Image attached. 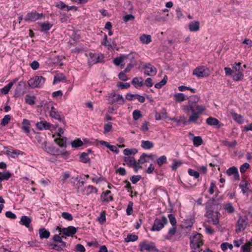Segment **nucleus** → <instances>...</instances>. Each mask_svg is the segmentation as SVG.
Instances as JSON below:
<instances>
[{
  "label": "nucleus",
  "instance_id": "393cba45",
  "mask_svg": "<svg viewBox=\"0 0 252 252\" xmlns=\"http://www.w3.org/2000/svg\"><path fill=\"white\" fill-rule=\"evenodd\" d=\"M83 191L84 194L89 195L92 193H97L98 189L95 187L89 185L85 188Z\"/></svg>",
  "mask_w": 252,
  "mask_h": 252
},
{
  "label": "nucleus",
  "instance_id": "72a5a7b5",
  "mask_svg": "<svg viewBox=\"0 0 252 252\" xmlns=\"http://www.w3.org/2000/svg\"><path fill=\"white\" fill-rule=\"evenodd\" d=\"M140 40L145 44H148L152 41L151 36L148 34H143L140 36Z\"/></svg>",
  "mask_w": 252,
  "mask_h": 252
},
{
  "label": "nucleus",
  "instance_id": "f8f14e48",
  "mask_svg": "<svg viewBox=\"0 0 252 252\" xmlns=\"http://www.w3.org/2000/svg\"><path fill=\"white\" fill-rule=\"evenodd\" d=\"M89 57L88 62L90 65H93L97 63L101 62L103 59V56L101 54H99L90 53Z\"/></svg>",
  "mask_w": 252,
  "mask_h": 252
},
{
  "label": "nucleus",
  "instance_id": "c9c22d12",
  "mask_svg": "<svg viewBox=\"0 0 252 252\" xmlns=\"http://www.w3.org/2000/svg\"><path fill=\"white\" fill-rule=\"evenodd\" d=\"M154 143L149 140H142L141 141V146L144 149H150L153 148Z\"/></svg>",
  "mask_w": 252,
  "mask_h": 252
},
{
  "label": "nucleus",
  "instance_id": "49530a36",
  "mask_svg": "<svg viewBox=\"0 0 252 252\" xmlns=\"http://www.w3.org/2000/svg\"><path fill=\"white\" fill-rule=\"evenodd\" d=\"M152 156V154L149 155H147L146 154H143L140 157L139 159L137 160L139 163H141V164L146 162L147 161V158H150Z\"/></svg>",
  "mask_w": 252,
  "mask_h": 252
},
{
  "label": "nucleus",
  "instance_id": "5701e85b",
  "mask_svg": "<svg viewBox=\"0 0 252 252\" xmlns=\"http://www.w3.org/2000/svg\"><path fill=\"white\" fill-rule=\"evenodd\" d=\"M22 129L24 131V132L28 134L30 132V129H31V124L30 121L27 119H24L22 123Z\"/></svg>",
  "mask_w": 252,
  "mask_h": 252
},
{
  "label": "nucleus",
  "instance_id": "dca6fc26",
  "mask_svg": "<svg viewBox=\"0 0 252 252\" xmlns=\"http://www.w3.org/2000/svg\"><path fill=\"white\" fill-rule=\"evenodd\" d=\"M226 173L229 176L233 175V179L235 181H238L240 179V176L238 173V169L235 166H232L226 170Z\"/></svg>",
  "mask_w": 252,
  "mask_h": 252
},
{
  "label": "nucleus",
  "instance_id": "f3484780",
  "mask_svg": "<svg viewBox=\"0 0 252 252\" xmlns=\"http://www.w3.org/2000/svg\"><path fill=\"white\" fill-rule=\"evenodd\" d=\"M5 154L9 157L12 158H17L20 155L23 154L22 152L19 150H13L12 149H9L8 148H5Z\"/></svg>",
  "mask_w": 252,
  "mask_h": 252
},
{
  "label": "nucleus",
  "instance_id": "7ed1b4c3",
  "mask_svg": "<svg viewBox=\"0 0 252 252\" xmlns=\"http://www.w3.org/2000/svg\"><path fill=\"white\" fill-rule=\"evenodd\" d=\"M44 17L45 15L43 13H39L36 11L33 10L28 12L24 18V20L25 22L30 23L40 20Z\"/></svg>",
  "mask_w": 252,
  "mask_h": 252
},
{
  "label": "nucleus",
  "instance_id": "69168bd1",
  "mask_svg": "<svg viewBox=\"0 0 252 252\" xmlns=\"http://www.w3.org/2000/svg\"><path fill=\"white\" fill-rule=\"evenodd\" d=\"M189 174L194 177L195 178H198L199 177V173L197 171H196L193 169H189L188 170Z\"/></svg>",
  "mask_w": 252,
  "mask_h": 252
},
{
  "label": "nucleus",
  "instance_id": "603ef678",
  "mask_svg": "<svg viewBox=\"0 0 252 252\" xmlns=\"http://www.w3.org/2000/svg\"><path fill=\"white\" fill-rule=\"evenodd\" d=\"M166 82H167V76H165L160 82H159L155 85V87L157 89H160L161 88H162V86H163L164 85H165L166 84Z\"/></svg>",
  "mask_w": 252,
  "mask_h": 252
},
{
  "label": "nucleus",
  "instance_id": "20e7f679",
  "mask_svg": "<svg viewBox=\"0 0 252 252\" xmlns=\"http://www.w3.org/2000/svg\"><path fill=\"white\" fill-rule=\"evenodd\" d=\"M45 81V79L41 76H35L31 78L28 82L30 87L32 88H41Z\"/></svg>",
  "mask_w": 252,
  "mask_h": 252
},
{
  "label": "nucleus",
  "instance_id": "7c9ffc66",
  "mask_svg": "<svg viewBox=\"0 0 252 252\" xmlns=\"http://www.w3.org/2000/svg\"><path fill=\"white\" fill-rule=\"evenodd\" d=\"M223 209L225 211V212L228 214H232L235 211V209L233 206L232 204L231 203L224 204L223 205Z\"/></svg>",
  "mask_w": 252,
  "mask_h": 252
},
{
  "label": "nucleus",
  "instance_id": "de8ad7c7",
  "mask_svg": "<svg viewBox=\"0 0 252 252\" xmlns=\"http://www.w3.org/2000/svg\"><path fill=\"white\" fill-rule=\"evenodd\" d=\"M173 163L171 165V168H172V169L173 170H176L177 169V168L178 167H179L180 166H181L183 163L181 161H180V160H177L176 159H174L173 160Z\"/></svg>",
  "mask_w": 252,
  "mask_h": 252
},
{
  "label": "nucleus",
  "instance_id": "6ab92c4d",
  "mask_svg": "<svg viewBox=\"0 0 252 252\" xmlns=\"http://www.w3.org/2000/svg\"><path fill=\"white\" fill-rule=\"evenodd\" d=\"M36 126L39 130L51 129L52 125L46 121H41L36 124Z\"/></svg>",
  "mask_w": 252,
  "mask_h": 252
},
{
  "label": "nucleus",
  "instance_id": "4d7b16f0",
  "mask_svg": "<svg viewBox=\"0 0 252 252\" xmlns=\"http://www.w3.org/2000/svg\"><path fill=\"white\" fill-rule=\"evenodd\" d=\"M222 143L224 145L228 146L229 148L235 147L237 144V142L235 140L231 142H229L226 140H224L222 141Z\"/></svg>",
  "mask_w": 252,
  "mask_h": 252
},
{
  "label": "nucleus",
  "instance_id": "13d9d810",
  "mask_svg": "<svg viewBox=\"0 0 252 252\" xmlns=\"http://www.w3.org/2000/svg\"><path fill=\"white\" fill-rule=\"evenodd\" d=\"M83 142L79 139H75L71 142V146L74 148H78L83 145Z\"/></svg>",
  "mask_w": 252,
  "mask_h": 252
},
{
  "label": "nucleus",
  "instance_id": "bf43d9fd",
  "mask_svg": "<svg viewBox=\"0 0 252 252\" xmlns=\"http://www.w3.org/2000/svg\"><path fill=\"white\" fill-rule=\"evenodd\" d=\"M62 217L65 220L71 221L73 220V217L72 215L68 212H63L61 215Z\"/></svg>",
  "mask_w": 252,
  "mask_h": 252
},
{
  "label": "nucleus",
  "instance_id": "f704fd0d",
  "mask_svg": "<svg viewBox=\"0 0 252 252\" xmlns=\"http://www.w3.org/2000/svg\"><path fill=\"white\" fill-rule=\"evenodd\" d=\"M51 108L50 116L53 118L61 121V118L59 112L56 111L55 108L53 106H51Z\"/></svg>",
  "mask_w": 252,
  "mask_h": 252
},
{
  "label": "nucleus",
  "instance_id": "4c0bfd02",
  "mask_svg": "<svg viewBox=\"0 0 252 252\" xmlns=\"http://www.w3.org/2000/svg\"><path fill=\"white\" fill-rule=\"evenodd\" d=\"M41 28V31L44 32H47L49 31L52 27V24H50L48 22L47 23H38Z\"/></svg>",
  "mask_w": 252,
  "mask_h": 252
},
{
  "label": "nucleus",
  "instance_id": "473e14b6",
  "mask_svg": "<svg viewBox=\"0 0 252 252\" xmlns=\"http://www.w3.org/2000/svg\"><path fill=\"white\" fill-rule=\"evenodd\" d=\"M31 221L32 220L29 217L23 216H22L21 218L20 223L22 225H25L27 227H29Z\"/></svg>",
  "mask_w": 252,
  "mask_h": 252
},
{
  "label": "nucleus",
  "instance_id": "052dcab7",
  "mask_svg": "<svg viewBox=\"0 0 252 252\" xmlns=\"http://www.w3.org/2000/svg\"><path fill=\"white\" fill-rule=\"evenodd\" d=\"M133 203L132 201H129L126 209V212L127 215H130L133 212Z\"/></svg>",
  "mask_w": 252,
  "mask_h": 252
},
{
  "label": "nucleus",
  "instance_id": "09e8293b",
  "mask_svg": "<svg viewBox=\"0 0 252 252\" xmlns=\"http://www.w3.org/2000/svg\"><path fill=\"white\" fill-rule=\"evenodd\" d=\"M193 143L194 146L198 147L202 144L203 140L200 136H195L193 138Z\"/></svg>",
  "mask_w": 252,
  "mask_h": 252
},
{
  "label": "nucleus",
  "instance_id": "aec40b11",
  "mask_svg": "<svg viewBox=\"0 0 252 252\" xmlns=\"http://www.w3.org/2000/svg\"><path fill=\"white\" fill-rule=\"evenodd\" d=\"M60 232L66 236H69L75 234L76 229L74 226H70L68 228H63L62 230H60Z\"/></svg>",
  "mask_w": 252,
  "mask_h": 252
},
{
  "label": "nucleus",
  "instance_id": "ddd939ff",
  "mask_svg": "<svg viewBox=\"0 0 252 252\" xmlns=\"http://www.w3.org/2000/svg\"><path fill=\"white\" fill-rule=\"evenodd\" d=\"M199 98L196 95H194L190 97L189 100V103L192 104L194 108L196 109V111L199 112H203L204 111V108L201 105L197 104Z\"/></svg>",
  "mask_w": 252,
  "mask_h": 252
},
{
  "label": "nucleus",
  "instance_id": "5fc2aeb1",
  "mask_svg": "<svg viewBox=\"0 0 252 252\" xmlns=\"http://www.w3.org/2000/svg\"><path fill=\"white\" fill-rule=\"evenodd\" d=\"M11 117L9 115H6L1 121V125L2 126H5L10 122Z\"/></svg>",
  "mask_w": 252,
  "mask_h": 252
},
{
  "label": "nucleus",
  "instance_id": "3c124183",
  "mask_svg": "<svg viewBox=\"0 0 252 252\" xmlns=\"http://www.w3.org/2000/svg\"><path fill=\"white\" fill-rule=\"evenodd\" d=\"M251 246H252V242H248L241 247L243 252H250Z\"/></svg>",
  "mask_w": 252,
  "mask_h": 252
},
{
  "label": "nucleus",
  "instance_id": "680f3d73",
  "mask_svg": "<svg viewBox=\"0 0 252 252\" xmlns=\"http://www.w3.org/2000/svg\"><path fill=\"white\" fill-rule=\"evenodd\" d=\"M133 118L134 120L136 121L142 117V115L140 111L138 110H135L132 113Z\"/></svg>",
  "mask_w": 252,
  "mask_h": 252
},
{
  "label": "nucleus",
  "instance_id": "e2e57ef3",
  "mask_svg": "<svg viewBox=\"0 0 252 252\" xmlns=\"http://www.w3.org/2000/svg\"><path fill=\"white\" fill-rule=\"evenodd\" d=\"M217 189L216 183L214 181H211L210 187L209 189V192L211 194H213L215 191V189Z\"/></svg>",
  "mask_w": 252,
  "mask_h": 252
},
{
  "label": "nucleus",
  "instance_id": "2eb2a0df",
  "mask_svg": "<svg viewBox=\"0 0 252 252\" xmlns=\"http://www.w3.org/2000/svg\"><path fill=\"white\" fill-rule=\"evenodd\" d=\"M144 74L148 76H154L156 74L157 70L155 67L150 63H147L144 66Z\"/></svg>",
  "mask_w": 252,
  "mask_h": 252
},
{
  "label": "nucleus",
  "instance_id": "338daca9",
  "mask_svg": "<svg viewBox=\"0 0 252 252\" xmlns=\"http://www.w3.org/2000/svg\"><path fill=\"white\" fill-rule=\"evenodd\" d=\"M249 167V164L247 162H246L241 166L240 168V171L241 173H244Z\"/></svg>",
  "mask_w": 252,
  "mask_h": 252
},
{
  "label": "nucleus",
  "instance_id": "774afa93",
  "mask_svg": "<svg viewBox=\"0 0 252 252\" xmlns=\"http://www.w3.org/2000/svg\"><path fill=\"white\" fill-rule=\"evenodd\" d=\"M205 231L206 233L211 235H213L215 233L214 229L211 226L208 225L205 226Z\"/></svg>",
  "mask_w": 252,
  "mask_h": 252
},
{
  "label": "nucleus",
  "instance_id": "6e6d98bb",
  "mask_svg": "<svg viewBox=\"0 0 252 252\" xmlns=\"http://www.w3.org/2000/svg\"><path fill=\"white\" fill-rule=\"evenodd\" d=\"M80 160L83 163H88L90 161V159L88 158V154L86 153H83L81 155L80 157Z\"/></svg>",
  "mask_w": 252,
  "mask_h": 252
},
{
  "label": "nucleus",
  "instance_id": "9d476101",
  "mask_svg": "<svg viewBox=\"0 0 252 252\" xmlns=\"http://www.w3.org/2000/svg\"><path fill=\"white\" fill-rule=\"evenodd\" d=\"M108 100L111 104L118 103L120 104H123L125 100L122 95L117 94L114 91L108 94Z\"/></svg>",
  "mask_w": 252,
  "mask_h": 252
},
{
  "label": "nucleus",
  "instance_id": "4468645a",
  "mask_svg": "<svg viewBox=\"0 0 252 252\" xmlns=\"http://www.w3.org/2000/svg\"><path fill=\"white\" fill-rule=\"evenodd\" d=\"M132 56V54L127 55H122L120 56L115 58L113 61V63L117 65H121L122 67L125 65V60L127 59Z\"/></svg>",
  "mask_w": 252,
  "mask_h": 252
},
{
  "label": "nucleus",
  "instance_id": "2f4dec72",
  "mask_svg": "<svg viewBox=\"0 0 252 252\" xmlns=\"http://www.w3.org/2000/svg\"><path fill=\"white\" fill-rule=\"evenodd\" d=\"M39 234L41 239H47L50 236V232L44 228H40L39 230Z\"/></svg>",
  "mask_w": 252,
  "mask_h": 252
},
{
  "label": "nucleus",
  "instance_id": "412c9836",
  "mask_svg": "<svg viewBox=\"0 0 252 252\" xmlns=\"http://www.w3.org/2000/svg\"><path fill=\"white\" fill-rule=\"evenodd\" d=\"M250 186V183L246 180H242L239 185V187L241 189L243 194H245L250 191L249 189Z\"/></svg>",
  "mask_w": 252,
  "mask_h": 252
},
{
  "label": "nucleus",
  "instance_id": "423d86ee",
  "mask_svg": "<svg viewBox=\"0 0 252 252\" xmlns=\"http://www.w3.org/2000/svg\"><path fill=\"white\" fill-rule=\"evenodd\" d=\"M202 235L200 234L196 233L190 237V247L192 249H199L203 245Z\"/></svg>",
  "mask_w": 252,
  "mask_h": 252
},
{
  "label": "nucleus",
  "instance_id": "8fccbe9b",
  "mask_svg": "<svg viewBox=\"0 0 252 252\" xmlns=\"http://www.w3.org/2000/svg\"><path fill=\"white\" fill-rule=\"evenodd\" d=\"M167 158L165 156H162L158 158L157 162L159 167H161L163 164L166 163Z\"/></svg>",
  "mask_w": 252,
  "mask_h": 252
},
{
  "label": "nucleus",
  "instance_id": "c03bdc74",
  "mask_svg": "<svg viewBox=\"0 0 252 252\" xmlns=\"http://www.w3.org/2000/svg\"><path fill=\"white\" fill-rule=\"evenodd\" d=\"M97 220L101 224H103L106 220L105 211H101L100 215L97 217Z\"/></svg>",
  "mask_w": 252,
  "mask_h": 252
},
{
  "label": "nucleus",
  "instance_id": "0eeeda50",
  "mask_svg": "<svg viewBox=\"0 0 252 252\" xmlns=\"http://www.w3.org/2000/svg\"><path fill=\"white\" fill-rule=\"evenodd\" d=\"M168 222L167 218L163 216L161 219H156L154 220L153 225L151 228L152 231H158L163 228L165 224Z\"/></svg>",
  "mask_w": 252,
  "mask_h": 252
},
{
  "label": "nucleus",
  "instance_id": "c756f323",
  "mask_svg": "<svg viewBox=\"0 0 252 252\" xmlns=\"http://www.w3.org/2000/svg\"><path fill=\"white\" fill-rule=\"evenodd\" d=\"M132 84L135 88L142 87L144 85L143 79L142 77H135L132 80Z\"/></svg>",
  "mask_w": 252,
  "mask_h": 252
},
{
  "label": "nucleus",
  "instance_id": "4be33fe9",
  "mask_svg": "<svg viewBox=\"0 0 252 252\" xmlns=\"http://www.w3.org/2000/svg\"><path fill=\"white\" fill-rule=\"evenodd\" d=\"M18 80V78H15L12 81L9 82L7 85L1 89V93L3 94H7L14 84L16 83Z\"/></svg>",
  "mask_w": 252,
  "mask_h": 252
},
{
  "label": "nucleus",
  "instance_id": "a878e982",
  "mask_svg": "<svg viewBox=\"0 0 252 252\" xmlns=\"http://www.w3.org/2000/svg\"><path fill=\"white\" fill-rule=\"evenodd\" d=\"M54 141L61 147H66V139L62 136H58L55 138Z\"/></svg>",
  "mask_w": 252,
  "mask_h": 252
},
{
  "label": "nucleus",
  "instance_id": "cd10ccee",
  "mask_svg": "<svg viewBox=\"0 0 252 252\" xmlns=\"http://www.w3.org/2000/svg\"><path fill=\"white\" fill-rule=\"evenodd\" d=\"M206 123L210 126H218V127H220V122L216 118L209 117L206 120Z\"/></svg>",
  "mask_w": 252,
  "mask_h": 252
},
{
  "label": "nucleus",
  "instance_id": "6e6552de",
  "mask_svg": "<svg viewBox=\"0 0 252 252\" xmlns=\"http://www.w3.org/2000/svg\"><path fill=\"white\" fill-rule=\"evenodd\" d=\"M205 216L208 218V222L214 225L219 224L220 214L218 212L210 210L206 212Z\"/></svg>",
  "mask_w": 252,
  "mask_h": 252
},
{
  "label": "nucleus",
  "instance_id": "79ce46f5",
  "mask_svg": "<svg viewBox=\"0 0 252 252\" xmlns=\"http://www.w3.org/2000/svg\"><path fill=\"white\" fill-rule=\"evenodd\" d=\"M202 113V112H199V111L192 112V114L189 117V122H195L198 119L199 115Z\"/></svg>",
  "mask_w": 252,
  "mask_h": 252
},
{
  "label": "nucleus",
  "instance_id": "864d4df0",
  "mask_svg": "<svg viewBox=\"0 0 252 252\" xmlns=\"http://www.w3.org/2000/svg\"><path fill=\"white\" fill-rule=\"evenodd\" d=\"M138 236L136 235L128 234L125 238V241L126 242H134L138 239Z\"/></svg>",
  "mask_w": 252,
  "mask_h": 252
},
{
  "label": "nucleus",
  "instance_id": "0e129e2a",
  "mask_svg": "<svg viewBox=\"0 0 252 252\" xmlns=\"http://www.w3.org/2000/svg\"><path fill=\"white\" fill-rule=\"evenodd\" d=\"M112 128V124L111 123H108L104 126V133H106L110 132Z\"/></svg>",
  "mask_w": 252,
  "mask_h": 252
},
{
  "label": "nucleus",
  "instance_id": "58836bf2",
  "mask_svg": "<svg viewBox=\"0 0 252 252\" xmlns=\"http://www.w3.org/2000/svg\"><path fill=\"white\" fill-rule=\"evenodd\" d=\"M25 101L27 104L30 105H33L35 104L36 97L34 95L27 94L25 96Z\"/></svg>",
  "mask_w": 252,
  "mask_h": 252
},
{
  "label": "nucleus",
  "instance_id": "f257e3e1",
  "mask_svg": "<svg viewBox=\"0 0 252 252\" xmlns=\"http://www.w3.org/2000/svg\"><path fill=\"white\" fill-rule=\"evenodd\" d=\"M48 245L52 247L51 249L58 252L62 251L63 248L66 246V243L62 240V237L57 234L54 235L52 238V242H49Z\"/></svg>",
  "mask_w": 252,
  "mask_h": 252
},
{
  "label": "nucleus",
  "instance_id": "e433bc0d",
  "mask_svg": "<svg viewBox=\"0 0 252 252\" xmlns=\"http://www.w3.org/2000/svg\"><path fill=\"white\" fill-rule=\"evenodd\" d=\"M231 115L233 119L238 124H242L244 123V119L241 115L232 112Z\"/></svg>",
  "mask_w": 252,
  "mask_h": 252
},
{
  "label": "nucleus",
  "instance_id": "f03ea898",
  "mask_svg": "<svg viewBox=\"0 0 252 252\" xmlns=\"http://www.w3.org/2000/svg\"><path fill=\"white\" fill-rule=\"evenodd\" d=\"M232 68H233V79L236 81L242 80L244 77V69L241 67V63H234L232 64Z\"/></svg>",
  "mask_w": 252,
  "mask_h": 252
},
{
  "label": "nucleus",
  "instance_id": "ea45409f",
  "mask_svg": "<svg viewBox=\"0 0 252 252\" xmlns=\"http://www.w3.org/2000/svg\"><path fill=\"white\" fill-rule=\"evenodd\" d=\"M66 77L63 73L57 74L54 76L53 84H55L65 80Z\"/></svg>",
  "mask_w": 252,
  "mask_h": 252
},
{
  "label": "nucleus",
  "instance_id": "a211bd4d",
  "mask_svg": "<svg viewBox=\"0 0 252 252\" xmlns=\"http://www.w3.org/2000/svg\"><path fill=\"white\" fill-rule=\"evenodd\" d=\"M111 194V192L110 190H107L103 191L101 195V199L102 201L107 203L110 201H113V197Z\"/></svg>",
  "mask_w": 252,
  "mask_h": 252
},
{
  "label": "nucleus",
  "instance_id": "c85d7f7f",
  "mask_svg": "<svg viewBox=\"0 0 252 252\" xmlns=\"http://www.w3.org/2000/svg\"><path fill=\"white\" fill-rule=\"evenodd\" d=\"M188 98L187 96L183 93H177L174 95V99L177 102H181Z\"/></svg>",
  "mask_w": 252,
  "mask_h": 252
},
{
  "label": "nucleus",
  "instance_id": "9b49d317",
  "mask_svg": "<svg viewBox=\"0 0 252 252\" xmlns=\"http://www.w3.org/2000/svg\"><path fill=\"white\" fill-rule=\"evenodd\" d=\"M248 219L246 216L240 217L237 221L236 232L244 231L248 225Z\"/></svg>",
  "mask_w": 252,
  "mask_h": 252
},
{
  "label": "nucleus",
  "instance_id": "37998d69",
  "mask_svg": "<svg viewBox=\"0 0 252 252\" xmlns=\"http://www.w3.org/2000/svg\"><path fill=\"white\" fill-rule=\"evenodd\" d=\"M182 109L187 113H189L190 112H193L196 111V109L192 105L189 103L188 105H184L182 106Z\"/></svg>",
  "mask_w": 252,
  "mask_h": 252
},
{
  "label": "nucleus",
  "instance_id": "b1692460",
  "mask_svg": "<svg viewBox=\"0 0 252 252\" xmlns=\"http://www.w3.org/2000/svg\"><path fill=\"white\" fill-rule=\"evenodd\" d=\"M200 23L198 21H192L189 24V29L190 32H195L199 31Z\"/></svg>",
  "mask_w": 252,
  "mask_h": 252
},
{
  "label": "nucleus",
  "instance_id": "bb28decb",
  "mask_svg": "<svg viewBox=\"0 0 252 252\" xmlns=\"http://www.w3.org/2000/svg\"><path fill=\"white\" fill-rule=\"evenodd\" d=\"M125 162L129 167H132L133 165L136 163V160L132 156H125L124 158Z\"/></svg>",
  "mask_w": 252,
  "mask_h": 252
},
{
  "label": "nucleus",
  "instance_id": "a19ab883",
  "mask_svg": "<svg viewBox=\"0 0 252 252\" xmlns=\"http://www.w3.org/2000/svg\"><path fill=\"white\" fill-rule=\"evenodd\" d=\"M11 176V174L8 171L5 172H0V181L2 182L4 180H8Z\"/></svg>",
  "mask_w": 252,
  "mask_h": 252
},
{
  "label": "nucleus",
  "instance_id": "a18cd8bd",
  "mask_svg": "<svg viewBox=\"0 0 252 252\" xmlns=\"http://www.w3.org/2000/svg\"><path fill=\"white\" fill-rule=\"evenodd\" d=\"M124 154L126 156H131V155H134L138 152L136 149H125L124 151Z\"/></svg>",
  "mask_w": 252,
  "mask_h": 252
},
{
  "label": "nucleus",
  "instance_id": "39448f33",
  "mask_svg": "<svg viewBox=\"0 0 252 252\" xmlns=\"http://www.w3.org/2000/svg\"><path fill=\"white\" fill-rule=\"evenodd\" d=\"M139 246L141 252H159L152 242H142L140 243Z\"/></svg>",
  "mask_w": 252,
  "mask_h": 252
},
{
  "label": "nucleus",
  "instance_id": "1a4fd4ad",
  "mask_svg": "<svg viewBox=\"0 0 252 252\" xmlns=\"http://www.w3.org/2000/svg\"><path fill=\"white\" fill-rule=\"evenodd\" d=\"M192 74L199 78L206 77L210 74V71L205 66H200L194 69Z\"/></svg>",
  "mask_w": 252,
  "mask_h": 252
}]
</instances>
